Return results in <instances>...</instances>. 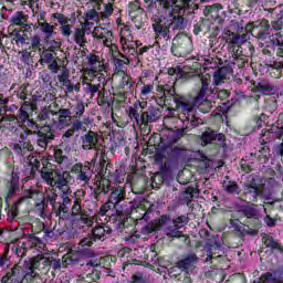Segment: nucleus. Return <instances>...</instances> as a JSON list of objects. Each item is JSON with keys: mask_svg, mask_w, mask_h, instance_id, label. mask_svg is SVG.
<instances>
[{"mask_svg": "<svg viewBox=\"0 0 283 283\" xmlns=\"http://www.w3.org/2000/svg\"><path fill=\"white\" fill-rule=\"evenodd\" d=\"M29 165L31 167V176H36V171H39L42 180L49 185V187H55L61 191L62 202L59 201L57 209L55 211V216L59 220H70L69 205H72V188H70V184L73 180L72 172L61 169H56L54 164L50 163V158L41 155H32L28 157ZM73 199L74 195L72 196Z\"/></svg>", "mask_w": 283, "mask_h": 283, "instance_id": "obj_1", "label": "nucleus"}, {"mask_svg": "<svg viewBox=\"0 0 283 283\" xmlns=\"http://www.w3.org/2000/svg\"><path fill=\"white\" fill-rule=\"evenodd\" d=\"M168 12L166 15L157 12L151 19L154 40L157 45L171 41V30L182 32L187 28L184 15L172 13L174 10Z\"/></svg>", "mask_w": 283, "mask_h": 283, "instance_id": "obj_2", "label": "nucleus"}, {"mask_svg": "<svg viewBox=\"0 0 283 283\" xmlns=\"http://www.w3.org/2000/svg\"><path fill=\"white\" fill-rule=\"evenodd\" d=\"M0 132H9L10 134L19 137V143L13 144L12 147V150L14 151V154H17V156H28V151H32V149H34V147L30 143V139H28L29 136H32V130L21 127V124H19L17 119V115H4L0 119Z\"/></svg>", "mask_w": 283, "mask_h": 283, "instance_id": "obj_3", "label": "nucleus"}, {"mask_svg": "<svg viewBox=\"0 0 283 283\" xmlns=\"http://www.w3.org/2000/svg\"><path fill=\"white\" fill-rule=\"evenodd\" d=\"M200 81L201 88L195 98L182 94L175 96V101H172V103H175V108L168 106V112H170V114H174V112H180L184 116H189V114L193 112L196 105H200L205 96H211V94H213V88L211 87V74L207 73L206 75H202Z\"/></svg>", "mask_w": 283, "mask_h": 283, "instance_id": "obj_4", "label": "nucleus"}, {"mask_svg": "<svg viewBox=\"0 0 283 283\" xmlns=\"http://www.w3.org/2000/svg\"><path fill=\"white\" fill-rule=\"evenodd\" d=\"M111 222L115 224L118 235L128 242V244H136L140 234L136 231V221L132 217H126L119 209L115 210V213L111 216Z\"/></svg>", "mask_w": 283, "mask_h": 283, "instance_id": "obj_5", "label": "nucleus"}, {"mask_svg": "<svg viewBox=\"0 0 283 283\" xmlns=\"http://www.w3.org/2000/svg\"><path fill=\"white\" fill-rule=\"evenodd\" d=\"M15 118L21 127L30 129V127H36L39 120H48L50 118V109L43 108L40 113L38 108L31 103H24L15 115Z\"/></svg>", "mask_w": 283, "mask_h": 283, "instance_id": "obj_6", "label": "nucleus"}, {"mask_svg": "<svg viewBox=\"0 0 283 283\" xmlns=\"http://www.w3.org/2000/svg\"><path fill=\"white\" fill-rule=\"evenodd\" d=\"M83 190H77L74 192V201L71 208L70 221L73 229H77L78 231L90 229V227H94V217H90L85 212H83Z\"/></svg>", "mask_w": 283, "mask_h": 283, "instance_id": "obj_7", "label": "nucleus"}, {"mask_svg": "<svg viewBox=\"0 0 283 283\" xmlns=\"http://www.w3.org/2000/svg\"><path fill=\"white\" fill-rule=\"evenodd\" d=\"M44 107V109H49V117L46 120H49V125L53 129H65L66 127H70L72 123V111L70 108H60L59 104L56 102Z\"/></svg>", "mask_w": 283, "mask_h": 283, "instance_id": "obj_8", "label": "nucleus"}, {"mask_svg": "<svg viewBox=\"0 0 283 283\" xmlns=\"http://www.w3.org/2000/svg\"><path fill=\"white\" fill-rule=\"evenodd\" d=\"M36 277L33 268H23L14 264L0 280V283H32Z\"/></svg>", "mask_w": 283, "mask_h": 283, "instance_id": "obj_9", "label": "nucleus"}, {"mask_svg": "<svg viewBox=\"0 0 283 283\" xmlns=\"http://www.w3.org/2000/svg\"><path fill=\"white\" fill-rule=\"evenodd\" d=\"M188 149L180 146H168L166 148V160L160 165L159 171L167 175L171 174V168L178 167L180 163L186 160Z\"/></svg>", "mask_w": 283, "mask_h": 283, "instance_id": "obj_10", "label": "nucleus"}, {"mask_svg": "<svg viewBox=\"0 0 283 283\" xmlns=\"http://www.w3.org/2000/svg\"><path fill=\"white\" fill-rule=\"evenodd\" d=\"M95 171L101 178L107 180V182H120L123 176H125V168L119 167L116 170L112 167V164H107L105 155H102L99 163L96 165Z\"/></svg>", "mask_w": 283, "mask_h": 283, "instance_id": "obj_11", "label": "nucleus"}, {"mask_svg": "<svg viewBox=\"0 0 283 283\" xmlns=\"http://www.w3.org/2000/svg\"><path fill=\"white\" fill-rule=\"evenodd\" d=\"M174 56L185 57L193 52V41L185 33H178L174 39L170 48Z\"/></svg>", "mask_w": 283, "mask_h": 283, "instance_id": "obj_12", "label": "nucleus"}, {"mask_svg": "<svg viewBox=\"0 0 283 283\" xmlns=\"http://www.w3.org/2000/svg\"><path fill=\"white\" fill-rule=\"evenodd\" d=\"M118 210L123 211L124 216L135 220V222H138V220H145V222H147L149 213H151V210L147 209L145 203L137 201H130L122 206Z\"/></svg>", "mask_w": 283, "mask_h": 283, "instance_id": "obj_13", "label": "nucleus"}, {"mask_svg": "<svg viewBox=\"0 0 283 283\" xmlns=\"http://www.w3.org/2000/svg\"><path fill=\"white\" fill-rule=\"evenodd\" d=\"M265 43L262 54L265 56H279V59H283V33L276 31L275 33H269L268 40Z\"/></svg>", "mask_w": 283, "mask_h": 283, "instance_id": "obj_14", "label": "nucleus"}, {"mask_svg": "<svg viewBox=\"0 0 283 283\" xmlns=\"http://www.w3.org/2000/svg\"><path fill=\"white\" fill-rule=\"evenodd\" d=\"M264 196V184L258 177H250L243 186V198L249 202H258Z\"/></svg>", "mask_w": 283, "mask_h": 283, "instance_id": "obj_15", "label": "nucleus"}, {"mask_svg": "<svg viewBox=\"0 0 283 283\" xmlns=\"http://www.w3.org/2000/svg\"><path fill=\"white\" fill-rule=\"evenodd\" d=\"M271 30V23L266 19L256 20L254 22H249L245 25V32L258 39L261 43H264L269 40V32Z\"/></svg>", "mask_w": 283, "mask_h": 283, "instance_id": "obj_16", "label": "nucleus"}, {"mask_svg": "<svg viewBox=\"0 0 283 283\" xmlns=\"http://www.w3.org/2000/svg\"><path fill=\"white\" fill-rule=\"evenodd\" d=\"M27 241L15 248V254L18 258H23L25 253L32 249H35V251H39L40 253L43 252L45 243L41 238L36 237V234H27Z\"/></svg>", "mask_w": 283, "mask_h": 283, "instance_id": "obj_17", "label": "nucleus"}, {"mask_svg": "<svg viewBox=\"0 0 283 283\" xmlns=\"http://www.w3.org/2000/svg\"><path fill=\"white\" fill-rule=\"evenodd\" d=\"M70 264H78L80 266H92L93 269H97V266H101V261H85L81 251L71 250L63 256V266H70Z\"/></svg>", "mask_w": 283, "mask_h": 283, "instance_id": "obj_18", "label": "nucleus"}, {"mask_svg": "<svg viewBox=\"0 0 283 283\" xmlns=\"http://www.w3.org/2000/svg\"><path fill=\"white\" fill-rule=\"evenodd\" d=\"M112 228L108 226H96L92 229V232L88 235L81 240L80 244L82 247H92L94 242L104 241L107 235H111Z\"/></svg>", "mask_w": 283, "mask_h": 283, "instance_id": "obj_19", "label": "nucleus"}, {"mask_svg": "<svg viewBox=\"0 0 283 283\" xmlns=\"http://www.w3.org/2000/svg\"><path fill=\"white\" fill-rule=\"evenodd\" d=\"M157 93L159 98L157 104L160 107H171V103L176 99L179 94L176 92V86L170 84L157 85Z\"/></svg>", "mask_w": 283, "mask_h": 283, "instance_id": "obj_20", "label": "nucleus"}, {"mask_svg": "<svg viewBox=\"0 0 283 283\" xmlns=\"http://www.w3.org/2000/svg\"><path fill=\"white\" fill-rule=\"evenodd\" d=\"M49 266V269H52V271H61V265L63 264V261L61 262V259H56L54 256H48V258H32L29 262V265L22 266V269H33V273H35L36 277V269L39 266Z\"/></svg>", "mask_w": 283, "mask_h": 283, "instance_id": "obj_21", "label": "nucleus"}, {"mask_svg": "<svg viewBox=\"0 0 283 283\" xmlns=\"http://www.w3.org/2000/svg\"><path fill=\"white\" fill-rule=\"evenodd\" d=\"M147 109V102L136 101L132 106L126 108V114L135 125H143V114Z\"/></svg>", "mask_w": 283, "mask_h": 283, "instance_id": "obj_22", "label": "nucleus"}, {"mask_svg": "<svg viewBox=\"0 0 283 283\" xmlns=\"http://www.w3.org/2000/svg\"><path fill=\"white\" fill-rule=\"evenodd\" d=\"M169 222H171V216L161 214L158 219L148 222L142 229V233H144L145 235H149V233H156V231H160V229H163V227H165Z\"/></svg>", "mask_w": 283, "mask_h": 283, "instance_id": "obj_23", "label": "nucleus"}, {"mask_svg": "<svg viewBox=\"0 0 283 283\" xmlns=\"http://www.w3.org/2000/svg\"><path fill=\"white\" fill-rule=\"evenodd\" d=\"M108 201L113 207H118L120 202H124L125 198H127V188L125 186H113L109 187Z\"/></svg>", "mask_w": 283, "mask_h": 283, "instance_id": "obj_24", "label": "nucleus"}, {"mask_svg": "<svg viewBox=\"0 0 283 283\" xmlns=\"http://www.w3.org/2000/svg\"><path fill=\"white\" fill-rule=\"evenodd\" d=\"M144 260H147L150 264H155V266H161V269H167V266H169V261L165 259V256L158 255L156 244L150 245L148 253L144 254Z\"/></svg>", "mask_w": 283, "mask_h": 283, "instance_id": "obj_25", "label": "nucleus"}, {"mask_svg": "<svg viewBox=\"0 0 283 283\" xmlns=\"http://www.w3.org/2000/svg\"><path fill=\"white\" fill-rule=\"evenodd\" d=\"M52 126L44 125L41 126L38 130L32 132V134H36L38 136V145L40 147H48V143L54 139V134L52 133Z\"/></svg>", "mask_w": 283, "mask_h": 283, "instance_id": "obj_26", "label": "nucleus"}, {"mask_svg": "<svg viewBox=\"0 0 283 283\" xmlns=\"http://www.w3.org/2000/svg\"><path fill=\"white\" fill-rule=\"evenodd\" d=\"M177 265L178 269H180L181 273H193L196 266L198 265V255H196L195 253H190L180 261H178Z\"/></svg>", "mask_w": 283, "mask_h": 283, "instance_id": "obj_27", "label": "nucleus"}, {"mask_svg": "<svg viewBox=\"0 0 283 283\" xmlns=\"http://www.w3.org/2000/svg\"><path fill=\"white\" fill-rule=\"evenodd\" d=\"M91 196H93L94 200H96V202H101V200H103V196H107V193H109V182L107 181L105 184V179L102 178V180H97L91 187Z\"/></svg>", "mask_w": 283, "mask_h": 283, "instance_id": "obj_28", "label": "nucleus"}, {"mask_svg": "<svg viewBox=\"0 0 283 283\" xmlns=\"http://www.w3.org/2000/svg\"><path fill=\"white\" fill-rule=\"evenodd\" d=\"M270 14L271 25L273 30L280 31L283 30V4L276 8L266 9Z\"/></svg>", "mask_w": 283, "mask_h": 283, "instance_id": "obj_29", "label": "nucleus"}, {"mask_svg": "<svg viewBox=\"0 0 283 283\" xmlns=\"http://www.w3.org/2000/svg\"><path fill=\"white\" fill-rule=\"evenodd\" d=\"M93 39H95L96 41H103L104 45L106 48H109L114 39V33L107 28L95 27L93 31Z\"/></svg>", "mask_w": 283, "mask_h": 283, "instance_id": "obj_30", "label": "nucleus"}, {"mask_svg": "<svg viewBox=\"0 0 283 283\" xmlns=\"http://www.w3.org/2000/svg\"><path fill=\"white\" fill-rule=\"evenodd\" d=\"M249 41V35L247 34H239L231 31H226V43L228 45H232L233 50H242V43H247Z\"/></svg>", "mask_w": 283, "mask_h": 283, "instance_id": "obj_31", "label": "nucleus"}, {"mask_svg": "<svg viewBox=\"0 0 283 283\" xmlns=\"http://www.w3.org/2000/svg\"><path fill=\"white\" fill-rule=\"evenodd\" d=\"M133 39L132 36V28L127 24H124V27L120 29L119 32V43L124 50L125 53L127 52H136V48L129 46V40Z\"/></svg>", "mask_w": 283, "mask_h": 283, "instance_id": "obj_32", "label": "nucleus"}, {"mask_svg": "<svg viewBox=\"0 0 283 283\" xmlns=\"http://www.w3.org/2000/svg\"><path fill=\"white\" fill-rule=\"evenodd\" d=\"M221 10H222V4L220 3L207 6L203 9V15L206 17L207 21H210V23H213V21H218V19H220Z\"/></svg>", "mask_w": 283, "mask_h": 283, "instance_id": "obj_33", "label": "nucleus"}, {"mask_svg": "<svg viewBox=\"0 0 283 283\" xmlns=\"http://www.w3.org/2000/svg\"><path fill=\"white\" fill-rule=\"evenodd\" d=\"M98 145V135L94 130H90L82 136V148L86 151L94 149Z\"/></svg>", "mask_w": 283, "mask_h": 283, "instance_id": "obj_34", "label": "nucleus"}, {"mask_svg": "<svg viewBox=\"0 0 283 283\" xmlns=\"http://www.w3.org/2000/svg\"><path fill=\"white\" fill-rule=\"evenodd\" d=\"M103 72H105V64H99V67L91 66L90 69H85L84 76H88L94 83L96 82V78L97 81H101L102 78L105 81V74H103Z\"/></svg>", "mask_w": 283, "mask_h": 283, "instance_id": "obj_35", "label": "nucleus"}, {"mask_svg": "<svg viewBox=\"0 0 283 283\" xmlns=\"http://www.w3.org/2000/svg\"><path fill=\"white\" fill-rule=\"evenodd\" d=\"M212 140H218L219 143H222V140H224V134L222 133L217 134L216 130L208 128L201 135V143L203 145H211Z\"/></svg>", "mask_w": 283, "mask_h": 283, "instance_id": "obj_36", "label": "nucleus"}, {"mask_svg": "<svg viewBox=\"0 0 283 283\" xmlns=\"http://www.w3.org/2000/svg\"><path fill=\"white\" fill-rule=\"evenodd\" d=\"M39 196V191L36 190H28L23 197H20L15 203L12 205L11 211L12 216L19 214V205H23L27 200H34Z\"/></svg>", "mask_w": 283, "mask_h": 283, "instance_id": "obj_37", "label": "nucleus"}, {"mask_svg": "<svg viewBox=\"0 0 283 283\" xmlns=\"http://www.w3.org/2000/svg\"><path fill=\"white\" fill-rule=\"evenodd\" d=\"M90 21H95L98 23L99 21H103V12H97L96 9H91L84 13V23L83 28H90V25H94V23Z\"/></svg>", "mask_w": 283, "mask_h": 283, "instance_id": "obj_38", "label": "nucleus"}, {"mask_svg": "<svg viewBox=\"0 0 283 283\" xmlns=\"http://www.w3.org/2000/svg\"><path fill=\"white\" fill-rule=\"evenodd\" d=\"M160 118V108L150 106L148 111L143 113V125H149V123H156Z\"/></svg>", "mask_w": 283, "mask_h": 283, "instance_id": "obj_39", "label": "nucleus"}, {"mask_svg": "<svg viewBox=\"0 0 283 283\" xmlns=\"http://www.w3.org/2000/svg\"><path fill=\"white\" fill-rule=\"evenodd\" d=\"M128 17L130 21L135 23V28L137 30L143 29V25H145V22L147 21V12L145 11V9H142L135 13H130V15Z\"/></svg>", "mask_w": 283, "mask_h": 283, "instance_id": "obj_40", "label": "nucleus"}, {"mask_svg": "<svg viewBox=\"0 0 283 283\" xmlns=\"http://www.w3.org/2000/svg\"><path fill=\"white\" fill-rule=\"evenodd\" d=\"M234 61L233 65H237L239 70L247 67V63H249V56L242 54V50L240 49H232Z\"/></svg>", "mask_w": 283, "mask_h": 283, "instance_id": "obj_41", "label": "nucleus"}, {"mask_svg": "<svg viewBox=\"0 0 283 283\" xmlns=\"http://www.w3.org/2000/svg\"><path fill=\"white\" fill-rule=\"evenodd\" d=\"M193 193H198V189L193 187H188L184 192H181L179 200L187 205L188 207H193Z\"/></svg>", "mask_w": 283, "mask_h": 283, "instance_id": "obj_42", "label": "nucleus"}, {"mask_svg": "<svg viewBox=\"0 0 283 283\" xmlns=\"http://www.w3.org/2000/svg\"><path fill=\"white\" fill-rule=\"evenodd\" d=\"M11 35L17 45H30V36L24 31L15 29L12 31Z\"/></svg>", "mask_w": 283, "mask_h": 283, "instance_id": "obj_43", "label": "nucleus"}, {"mask_svg": "<svg viewBox=\"0 0 283 283\" xmlns=\"http://www.w3.org/2000/svg\"><path fill=\"white\" fill-rule=\"evenodd\" d=\"M168 76H174L175 81H180L182 78H189V73L187 71L182 70L180 65L168 67L167 69Z\"/></svg>", "mask_w": 283, "mask_h": 283, "instance_id": "obj_44", "label": "nucleus"}, {"mask_svg": "<svg viewBox=\"0 0 283 283\" xmlns=\"http://www.w3.org/2000/svg\"><path fill=\"white\" fill-rule=\"evenodd\" d=\"M241 213L248 218V220H253L254 222V226H258L260 224V220L258 219L259 218V214H258V209L251 207V206H244L242 209H241Z\"/></svg>", "mask_w": 283, "mask_h": 283, "instance_id": "obj_45", "label": "nucleus"}, {"mask_svg": "<svg viewBox=\"0 0 283 283\" xmlns=\"http://www.w3.org/2000/svg\"><path fill=\"white\" fill-rule=\"evenodd\" d=\"M57 81L63 87L64 92H67V87H70L72 80H70V70L67 67H63L61 73L57 74Z\"/></svg>", "mask_w": 283, "mask_h": 283, "instance_id": "obj_46", "label": "nucleus"}, {"mask_svg": "<svg viewBox=\"0 0 283 283\" xmlns=\"http://www.w3.org/2000/svg\"><path fill=\"white\" fill-rule=\"evenodd\" d=\"M184 136H187V128L185 127L171 130L168 135L169 145H176V143H178L180 138H184Z\"/></svg>", "mask_w": 283, "mask_h": 283, "instance_id": "obj_47", "label": "nucleus"}, {"mask_svg": "<svg viewBox=\"0 0 283 283\" xmlns=\"http://www.w3.org/2000/svg\"><path fill=\"white\" fill-rule=\"evenodd\" d=\"M262 242L264 247H266V249H271V251H283L282 245L269 234H264L262 237Z\"/></svg>", "mask_w": 283, "mask_h": 283, "instance_id": "obj_48", "label": "nucleus"}, {"mask_svg": "<svg viewBox=\"0 0 283 283\" xmlns=\"http://www.w3.org/2000/svg\"><path fill=\"white\" fill-rule=\"evenodd\" d=\"M134 85H136V82L134 78H132V75H129L127 72L122 73V78L119 82V87L122 90H134Z\"/></svg>", "mask_w": 283, "mask_h": 283, "instance_id": "obj_49", "label": "nucleus"}, {"mask_svg": "<svg viewBox=\"0 0 283 283\" xmlns=\"http://www.w3.org/2000/svg\"><path fill=\"white\" fill-rule=\"evenodd\" d=\"M19 191V175L17 172L11 174V179L8 184V196H14Z\"/></svg>", "mask_w": 283, "mask_h": 283, "instance_id": "obj_50", "label": "nucleus"}, {"mask_svg": "<svg viewBox=\"0 0 283 283\" xmlns=\"http://www.w3.org/2000/svg\"><path fill=\"white\" fill-rule=\"evenodd\" d=\"M170 277H175L176 282L179 283H191V273H176V270H170L169 271Z\"/></svg>", "mask_w": 283, "mask_h": 283, "instance_id": "obj_51", "label": "nucleus"}, {"mask_svg": "<svg viewBox=\"0 0 283 283\" xmlns=\"http://www.w3.org/2000/svg\"><path fill=\"white\" fill-rule=\"evenodd\" d=\"M54 158L57 165H63L67 160V149H63L62 146L54 148Z\"/></svg>", "mask_w": 283, "mask_h": 283, "instance_id": "obj_52", "label": "nucleus"}, {"mask_svg": "<svg viewBox=\"0 0 283 283\" xmlns=\"http://www.w3.org/2000/svg\"><path fill=\"white\" fill-rule=\"evenodd\" d=\"M112 103V95L106 92V90H102L97 93V105L105 106L111 105Z\"/></svg>", "mask_w": 283, "mask_h": 283, "instance_id": "obj_53", "label": "nucleus"}, {"mask_svg": "<svg viewBox=\"0 0 283 283\" xmlns=\"http://www.w3.org/2000/svg\"><path fill=\"white\" fill-rule=\"evenodd\" d=\"M157 2L160 10H164V12H171L174 7L180 3V0H157Z\"/></svg>", "mask_w": 283, "mask_h": 283, "instance_id": "obj_54", "label": "nucleus"}, {"mask_svg": "<svg viewBox=\"0 0 283 283\" xmlns=\"http://www.w3.org/2000/svg\"><path fill=\"white\" fill-rule=\"evenodd\" d=\"M27 50H29V52H41V50H43V44L41 43V36L36 34L33 35L31 38V42Z\"/></svg>", "mask_w": 283, "mask_h": 283, "instance_id": "obj_55", "label": "nucleus"}, {"mask_svg": "<svg viewBox=\"0 0 283 283\" xmlns=\"http://www.w3.org/2000/svg\"><path fill=\"white\" fill-rule=\"evenodd\" d=\"M101 92V80H96V82L87 83L85 86V94H90L92 97L96 96Z\"/></svg>", "mask_w": 283, "mask_h": 283, "instance_id": "obj_56", "label": "nucleus"}, {"mask_svg": "<svg viewBox=\"0 0 283 283\" xmlns=\"http://www.w3.org/2000/svg\"><path fill=\"white\" fill-rule=\"evenodd\" d=\"M254 90L256 92H260L261 94L269 95L271 94V92H273L274 86L269 83L258 82V83H254Z\"/></svg>", "mask_w": 283, "mask_h": 283, "instance_id": "obj_57", "label": "nucleus"}, {"mask_svg": "<svg viewBox=\"0 0 283 283\" xmlns=\"http://www.w3.org/2000/svg\"><path fill=\"white\" fill-rule=\"evenodd\" d=\"M263 109L268 112V114H273L277 109V99L274 97L265 98Z\"/></svg>", "mask_w": 283, "mask_h": 283, "instance_id": "obj_58", "label": "nucleus"}, {"mask_svg": "<svg viewBox=\"0 0 283 283\" xmlns=\"http://www.w3.org/2000/svg\"><path fill=\"white\" fill-rule=\"evenodd\" d=\"M46 200L50 202V205L53 207V210L56 212V209L59 208V195L56 193L54 187H52L50 191H46Z\"/></svg>", "mask_w": 283, "mask_h": 283, "instance_id": "obj_59", "label": "nucleus"}, {"mask_svg": "<svg viewBox=\"0 0 283 283\" xmlns=\"http://www.w3.org/2000/svg\"><path fill=\"white\" fill-rule=\"evenodd\" d=\"M112 209H116L114 205H112L108 200L101 206L97 216H99V218H103L105 216H109V220L112 221V216H114V213H109V211Z\"/></svg>", "mask_w": 283, "mask_h": 283, "instance_id": "obj_60", "label": "nucleus"}, {"mask_svg": "<svg viewBox=\"0 0 283 283\" xmlns=\"http://www.w3.org/2000/svg\"><path fill=\"white\" fill-rule=\"evenodd\" d=\"M167 238H184L182 231L175 224H170L166 228Z\"/></svg>", "mask_w": 283, "mask_h": 283, "instance_id": "obj_61", "label": "nucleus"}, {"mask_svg": "<svg viewBox=\"0 0 283 283\" xmlns=\"http://www.w3.org/2000/svg\"><path fill=\"white\" fill-rule=\"evenodd\" d=\"M38 25H39L41 32H43V34H45L46 39H50V36H52V34H54V25L50 24L48 21L39 22Z\"/></svg>", "mask_w": 283, "mask_h": 283, "instance_id": "obj_62", "label": "nucleus"}, {"mask_svg": "<svg viewBox=\"0 0 283 283\" xmlns=\"http://www.w3.org/2000/svg\"><path fill=\"white\" fill-rule=\"evenodd\" d=\"M74 41L76 45L83 48V44L85 43V27L75 29Z\"/></svg>", "mask_w": 283, "mask_h": 283, "instance_id": "obj_63", "label": "nucleus"}, {"mask_svg": "<svg viewBox=\"0 0 283 283\" xmlns=\"http://www.w3.org/2000/svg\"><path fill=\"white\" fill-rule=\"evenodd\" d=\"M253 283H280V281L275 275H273V273L268 272L262 274L258 281H253Z\"/></svg>", "mask_w": 283, "mask_h": 283, "instance_id": "obj_64", "label": "nucleus"}]
</instances>
